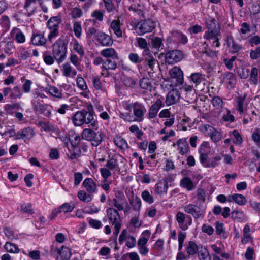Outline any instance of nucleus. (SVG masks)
Masks as SVG:
<instances>
[{"label": "nucleus", "instance_id": "nucleus-49", "mask_svg": "<svg viewBox=\"0 0 260 260\" xmlns=\"http://www.w3.org/2000/svg\"><path fill=\"white\" fill-rule=\"evenodd\" d=\"M247 44L253 47L260 44V37L258 35H250L248 37Z\"/></svg>", "mask_w": 260, "mask_h": 260}, {"label": "nucleus", "instance_id": "nucleus-11", "mask_svg": "<svg viewBox=\"0 0 260 260\" xmlns=\"http://www.w3.org/2000/svg\"><path fill=\"white\" fill-rule=\"evenodd\" d=\"M174 147L177 148L179 154L182 155L186 154L189 151V148L186 138H182L178 140L172 145Z\"/></svg>", "mask_w": 260, "mask_h": 260}, {"label": "nucleus", "instance_id": "nucleus-8", "mask_svg": "<svg viewBox=\"0 0 260 260\" xmlns=\"http://www.w3.org/2000/svg\"><path fill=\"white\" fill-rule=\"evenodd\" d=\"M183 58L182 52L179 50L168 51L165 56L166 61L170 64H173L181 60Z\"/></svg>", "mask_w": 260, "mask_h": 260}, {"label": "nucleus", "instance_id": "nucleus-20", "mask_svg": "<svg viewBox=\"0 0 260 260\" xmlns=\"http://www.w3.org/2000/svg\"><path fill=\"white\" fill-rule=\"evenodd\" d=\"M38 126L41 127V131H44L47 133H55L58 131L57 126L49 122L43 120L39 121Z\"/></svg>", "mask_w": 260, "mask_h": 260}, {"label": "nucleus", "instance_id": "nucleus-33", "mask_svg": "<svg viewBox=\"0 0 260 260\" xmlns=\"http://www.w3.org/2000/svg\"><path fill=\"white\" fill-rule=\"evenodd\" d=\"M180 186L190 191L194 189L195 185L191 179L188 177H183L180 181Z\"/></svg>", "mask_w": 260, "mask_h": 260}, {"label": "nucleus", "instance_id": "nucleus-56", "mask_svg": "<svg viewBox=\"0 0 260 260\" xmlns=\"http://www.w3.org/2000/svg\"><path fill=\"white\" fill-rule=\"evenodd\" d=\"M197 204H200L202 205L205 202L206 194L205 191L203 189L199 188L197 190Z\"/></svg>", "mask_w": 260, "mask_h": 260}, {"label": "nucleus", "instance_id": "nucleus-50", "mask_svg": "<svg viewBox=\"0 0 260 260\" xmlns=\"http://www.w3.org/2000/svg\"><path fill=\"white\" fill-rule=\"evenodd\" d=\"M141 197L143 201L149 204H151L154 202L153 196L148 190H144L141 193Z\"/></svg>", "mask_w": 260, "mask_h": 260}, {"label": "nucleus", "instance_id": "nucleus-58", "mask_svg": "<svg viewBox=\"0 0 260 260\" xmlns=\"http://www.w3.org/2000/svg\"><path fill=\"white\" fill-rule=\"evenodd\" d=\"M140 86L141 88L150 90L152 88V85L149 79L143 78L140 81Z\"/></svg>", "mask_w": 260, "mask_h": 260}, {"label": "nucleus", "instance_id": "nucleus-9", "mask_svg": "<svg viewBox=\"0 0 260 260\" xmlns=\"http://www.w3.org/2000/svg\"><path fill=\"white\" fill-rule=\"evenodd\" d=\"M34 129L29 126L26 127L17 132V139L23 140L24 142L30 141L35 136Z\"/></svg>", "mask_w": 260, "mask_h": 260}, {"label": "nucleus", "instance_id": "nucleus-62", "mask_svg": "<svg viewBox=\"0 0 260 260\" xmlns=\"http://www.w3.org/2000/svg\"><path fill=\"white\" fill-rule=\"evenodd\" d=\"M76 84L78 87L82 91L88 89L85 81L82 77H78L76 80Z\"/></svg>", "mask_w": 260, "mask_h": 260}, {"label": "nucleus", "instance_id": "nucleus-44", "mask_svg": "<svg viewBox=\"0 0 260 260\" xmlns=\"http://www.w3.org/2000/svg\"><path fill=\"white\" fill-rule=\"evenodd\" d=\"M83 57H78L74 53H71L69 57L70 62L77 69H79Z\"/></svg>", "mask_w": 260, "mask_h": 260}, {"label": "nucleus", "instance_id": "nucleus-7", "mask_svg": "<svg viewBox=\"0 0 260 260\" xmlns=\"http://www.w3.org/2000/svg\"><path fill=\"white\" fill-rule=\"evenodd\" d=\"M133 111L135 116V118L133 117L134 121L142 122L144 120V115L147 112L144 105L138 102H135V106Z\"/></svg>", "mask_w": 260, "mask_h": 260}, {"label": "nucleus", "instance_id": "nucleus-60", "mask_svg": "<svg viewBox=\"0 0 260 260\" xmlns=\"http://www.w3.org/2000/svg\"><path fill=\"white\" fill-rule=\"evenodd\" d=\"M49 30V33L48 35V40L49 42H52L53 40L59 35V28H48Z\"/></svg>", "mask_w": 260, "mask_h": 260}, {"label": "nucleus", "instance_id": "nucleus-46", "mask_svg": "<svg viewBox=\"0 0 260 260\" xmlns=\"http://www.w3.org/2000/svg\"><path fill=\"white\" fill-rule=\"evenodd\" d=\"M4 248L7 252L12 253H17L19 251L18 246L10 242H7L5 243Z\"/></svg>", "mask_w": 260, "mask_h": 260}, {"label": "nucleus", "instance_id": "nucleus-54", "mask_svg": "<svg viewBox=\"0 0 260 260\" xmlns=\"http://www.w3.org/2000/svg\"><path fill=\"white\" fill-rule=\"evenodd\" d=\"M220 28V25L216 23V21L215 18H208L206 21V29H214Z\"/></svg>", "mask_w": 260, "mask_h": 260}, {"label": "nucleus", "instance_id": "nucleus-6", "mask_svg": "<svg viewBox=\"0 0 260 260\" xmlns=\"http://www.w3.org/2000/svg\"><path fill=\"white\" fill-rule=\"evenodd\" d=\"M155 23L150 19L140 21L137 26L136 31L140 36L151 32L155 28Z\"/></svg>", "mask_w": 260, "mask_h": 260}, {"label": "nucleus", "instance_id": "nucleus-42", "mask_svg": "<svg viewBox=\"0 0 260 260\" xmlns=\"http://www.w3.org/2000/svg\"><path fill=\"white\" fill-rule=\"evenodd\" d=\"M129 204L132 206L133 209L135 211H139L141 208L142 203L140 198L136 196L133 199H129Z\"/></svg>", "mask_w": 260, "mask_h": 260}, {"label": "nucleus", "instance_id": "nucleus-55", "mask_svg": "<svg viewBox=\"0 0 260 260\" xmlns=\"http://www.w3.org/2000/svg\"><path fill=\"white\" fill-rule=\"evenodd\" d=\"M22 96L20 88L16 86H14L10 93V97L11 99H20Z\"/></svg>", "mask_w": 260, "mask_h": 260}, {"label": "nucleus", "instance_id": "nucleus-24", "mask_svg": "<svg viewBox=\"0 0 260 260\" xmlns=\"http://www.w3.org/2000/svg\"><path fill=\"white\" fill-rule=\"evenodd\" d=\"M170 39L173 42L180 43L183 44H185L188 42L187 37L183 33L177 31L172 32Z\"/></svg>", "mask_w": 260, "mask_h": 260}, {"label": "nucleus", "instance_id": "nucleus-5", "mask_svg": "<svg viewBox=\"0 0 260 260\" xmlns=\"http://www.w3.org/2000/svg\"><path fill=\"white\" fill-rule=\"evenodd\" d=\"M142 63L139 66V69L146 70L148 73L153 71L157 60L154 57L149 49H147L143 52Z\"/></svg>", "mask_w": 260, "mask_h": 260}, {"label": "nucleus", "instance_id": "nucleus-25", "mask_svg": "<svg viewBox=\"0 0 260 260\" xmlns=\"http://www.w3.org/2000/svg\"><path fill=\"white\" fill-rule=\"evenodd\" d=\"M179 99L178 91L176 89L170 90L166 96V103L167 105H171L176 103Z\"/></svg>", "mask_w": 260, "mask_h": 260}, {"label": "nucleus", "instance_id": "nucleus-48", "mask_svg": "<svg viewBox=\"0 0 260 260\" xmlns=\"http://www.w3.org/2000/svg\"><path fill=\"white\" fill-rule=\"evenodd\" d=\"M90 194L87 193L85 191L80 190L78 192L77 196L81 201L87 203L90 202L92 199Z\"/></svg>", "mask_w": 260, "mask_h": 260}, {"label": "nucleus", "instance_id": "nucleus-13", "mask_svg": "<svg viewBox=\"0 0 260 260\" xmlns=\"http://www.w3.org/2000/svg\"><path fill=\"white\" fill-rule=\"evenodd\" d=\"M96 40L103 46H110L113 44L111 37L104 32L100 31L96 35Z\"/></svg>", "mask_w": 260, "mask_h": 260}, {"label": "nucleus", "instance_id": "nucleus-10", "mask_svg": "<svg viewBox=\"0 0 260 260\" xmlns=\"http://www.w3.org/2000/svg\"><path fill=\"white\" fill-rule=\"evenodd\" d=\"M47 42L44 34L40 31H33L31 38L30 43L36 46H42L44 45Z\"/></svg>", "mask_w": 260, "mask_h": 260}, {"label": "nucleus", "instance_id": "nucleus-47", "mask_svg": "<svg viewBox=\"0 0 260 260\" xmlns=\"http://www.w3.org/2000/svg\"><path fill=\"white\" fill-rule=\"evenodd\" d=\"M198 151L199 154H209L210 153L209 143L207 141H204L200 146Z\"/></svg>", "mask_w": 260, "mask_h": 260}, {"label": "nucleus", "instance_id": "nucleus-18", "mask_svg": "<svg viewBox=\"0 0 260 260\" xmlns=\"http://www.w3.org/2000/svg\"><path fill=\"white\" fill-rule=\"evenodd\" d=\"M10 35L17 43L22 44L25 42L26 38L24 34L18 28L14 27L11 31Z\"/></svg>", "mask_w": 260, "mask_h": 260}, {"label": "nucleus", "instance_id": "nucleus-61", "mask_svg": "<svg viewBox=\"0 0 260 260\" xmlns=\"http://www.w3.org/2000/svg\"><path fill=\"white\" fill-rule=\"evenodd\" d=\"M209 154H200L199 159L202 165L206 168H209V166H213V165H210V160L208 159Z\"/></svg>", "mask_w": 260, "mask_h": 260}, {"label": "nucleus", "instance_id": "nucleus-28", "mask_svg": "<svg viewBox=\"0 0 260 260\" xmlns=\"http://www.w3.org/2000/svg\"><path fill=\"white\" fill-rule=\"evenodd\" d=\"M228 202H235L239 205H244L246 202V199L243 195L235 193L228 196Z\"/></svg>", "mask_w": 260, "mask_h": 260}, {"label": "nucleus", "instance_id": "nucleus-26", "mask_svg": "<svg viewBox=\"0 0 260 260\" xmlns=\"http://www.w3.org/2000/svg\"><path fill=\"white\" fill-rule=\"evenodd\" d=\"M37 8V0H25L24 9L27 11L28 16L32 15Z\"/></svg>", "mask_w": 260, "mask_h": 260}, {"label": "nucleus", "instance_id": "nucleus-39", "mask_svg": "<svg viewBox=\"0 0 260 260\" xmlns=\"http://www.w3.org/2000/svg\"><path fill=\"white\" fill-rule=\"evenodd\" d=\"M151 235L149 230H145L142 233V237L138 240V246H143L147 243Z\"/></svg>", "mask_w": 260, "mask_h": 260}, {"label": "nucleus", "instance_id": "nucleus-30", "mask_svg": "<svg viewBox=\"0 0 260 260\" xmlns=\"http://www.w3.org/2000/svg\"><path fill=\"white\" fill-rule=\"evenodd\" d=\"M61 71L63 75L66 77H73L77 75V71L68 62H66L62 64Z\"/></svg>", "mask_w": 260, "mask_h": 260}, {"label": "nucleus", "instance_id": "nucleus-32", "mask_svg": "<svg viewBox=\"0 0 260 260\" xmlns=\"http://www.w3.org/2000/svg\"><path fill=\"white\" fill-rule=\"evenodd\" d=\"M61 22V19L59 16L51 17L47 22V28H59Z\"/></svg>", "mask_w": 260, "mask_h": 260}, {"label": "nucleus", "instance_id": "nucleus-35", "mask_svg": "<svg viewBox=\"0 0 260 260\" xmlns=\"http://www.w3.org/2000/svg\"><path fill=\"white\" fill-rule=\"evenodd\" d=\"M4 110L9 114L12 115L14 114V110H21L23 111V109L19 103H16L12 104H7L4 107Z\"/></svg>", "mask_w": 260, "mask_h": 260}, {"label": "nucleus", "instance_id": "nucleus-51", "mask_svg": "<svg viewBox=\"0 0 260 260\" xmlns=\"http://www.w3.org/2000/svg\"><path fill=\"white\" fill-rule=\"evenodd\" d=\"M3 231L5 235L9 239L13 240L18 238V235L16 234L10 228H4Z\"/></svg>", "mask_w": 260, "mask_h": 260}, {"label": "nucleus", "instance_id": "nucleus-57", "mask_svg": "<svg viewBox=\"0 0 260 260\" xmlns=\"http://www.w3.org/2000/svg\"><path fill=\"white\" fill-rule=\"evenodd\" d=\"M43 58L44 62L47 65H52L54 62V56H52L48 51L43 53Z\"/></svg>", "mask_w": 260, "mask_h": 260}, {"label": "nucleus", "instance_id": "nucleus-12", "mask_svg": "<svg viewBox=\"0 0 260 260\" xmlns=\"http://www.w3.org/2000/svg\"><path fill=\"white\" fill-rule=\"evenodd\" d=\"M247 95L244 94L235 98V108L240 114L244 113L246 109L247 103L245 102Z\"/></svg>", "mask_w": 260, "mask_h": 260}, {"label": "nucleus", "instance_id": "nucleus-53", "mask_svg": "<svg viewBox=\"0 0 260 260\" xmlns=\"http://www.w3.org/2000/svg\"><path fill=\"white\" fill-rule=\"evenodd\" d=\"M112 203L113 206L114 207V208L116 209V210H118V211H121L124 210V205H128L127 201H126V202H124L123 201H120V200H118L117 199H113Z\"/></svg>", "mask_w": 260, "mask_h": 260}, {"label": "nucleus", "instance_id": "nucleus-16", "mask_svg": "<svg viewBox=\"0 0 260 260\" xmlns=\"http://www.w3.org/2000/svg\"><path fill=\"white\" fill-rule=\"evenodd\" d=\"M170 76L176 79V81L178 84H182L184 81L183 73L181 69L177 67H174L169 71Z\"/></svg>", "mask_w": 260, "mask_h": 260}, {"label": "nucleus", "instance_id": "nucleus-19", "mask_svg": "<svg viewBox=\"0 0 260 260\" xmlns=\"http://www.w3.org/2000/svg\"><path fill=\"white\" fill-rule=\"evenodd\" d=\"M121 25L119 19L113 20L110 24V29L112 30L117 38H122L123 32L121 29Z\"/></svg>", "mask_w": 260, "mask_h": 260}, {"label": "nucleus", "instance_id": "nucleus-40", "mask_svg": "<svg viewBox=\"0 0 260 260\" xmlns=\"http://www.w3.org/2000/svg\"><path fill=\"white\" fill-rule=\"evenodd\" d=\"M258 69L255 67H252L250 73L249 80L250 82L254 85H257L258 83Z\"/></svg>", "mask_w": 260, "mask_h": 260}, {"label": "nucleus", "instance_id": "nucleus-4", "mask_svg": "<svg viewBox=\"0 0 260 260\" xmlns=\"http://www.w3.org/2000/svg\"><path fill=\"white\" fill-rule=\"evenodd\" d=\"M106 216L109 222L114 226V233L117 235L120 230L122 220L118 210L113 207H110L106 210Z\"/></svg>", "mask_w": 260, "mask_h": 260}, {"label": "nucleus", "instance_id": "nucleus-1", "mask_svg": "<svg viewBox=\"0 0 260 260\" xmlns=\"http://www.w3.org/2000/svg\"><path fill=\"white\" fill-rule=\"evenodd\" d=\"M88 110H82L76 112L72 116V121L75 126L87 125L89 128L84 129L81 136L83 140L91 142L93 146H98L102 141L101 136L95 132L99 128V123L91 105L88 106Z\"/></svg>", "mask_w": 260, "mask_h": 260}, {"label": "nucleus", "instance_id": "nucleus-31", "mask_svg": "<svg viewBox=\"0 0 260 260\" xmlns=\"http://www.w3.org/2000/svg\"><path fill=\"white\" fill-rule=\"evenodd\" d=\"M220 36V28L207 29L204 35V38L210 40L216 37Z\"/></svg>", "mask_w": 260, "mask_h": 260}, {"label": "nucleus", "instance_id": "nucleus-15", "mask_svg": "<svg viewBox=\"0 0 260 260\" xmlns=\"http://www.w3.org/2000/svg\"><path fill=\"white\" fill-rule=\"evenodd\" d=\"M222 81L228 88H233L237 82L236 77L233 73L227 72L223 75Z\"/></svg>", "mask_w": 260, "mask_h": 260}, {"label": "nucleus", "instance_id": "nucleus-27", "mask_svg": "<svg viewBox=\"0 0 260 260\" xmlns=\"http://www.w3.org/2000/svg\"><path fill=\"white\" fill-rule=\"evenodd\" d=\"M100 54L107 59H119L117 52L113 48H107L103 49L101 51Z\"/></svg>", "mask_w": 260, "mask_h": 260}, {"label": "nucleus", "instance_id": "nucleus-45", "mask_svg": "<svg viewBox=\"0 0 260 260\" xmlns=\"http://www.w3.org/2000/svg\"><path fill=\"white\" fill-rule=\"evenodd\" d=\"M106 167L110 170H114L118 168V162L116 157L114 156L108 159L106 164Z\"/></svg>", "mask_w": 260, "mask_h": 260}, {"label": "nucleus", "instance_id": "nucleus-59", "mask_svg": "<svg viewBox=\"0 0 260 260\" xmlns=\"http://www.w3.org/2000/svg\"><path fill=\"white\" fill-rule=\"evenodd\" d=\"M59 208L61 213H66L72 212L74 210L75 206L73 204L65 203L60 206Z\"/></svg>", "mask_w": 260, "mask_h": 260}, {"label": "nucleus", "instance_id": "nucleus-63", "mask_svg": "<svg viewBox=\"0 0 260 260\" xmlns=\"http://www.w3.org/2000/svg\"><path fill=\"white\" fill-rule=\"evenodd\" d=\"M251 138L257 146H260V128L254 129L252 134Z\"/></svg>", "mask_w": 260, "mask_h": 260}, {"label": "nucleus", "instance_id": "nucleus-29", "mask_svg": "<svg viewBox=\"0 0 260 260\" xmlns=\"http://www.w3.org/2000/svg\"><path fill=\"white\" fill-rule=\"evenodd\" d=\"M188 78L194 84V87H197L205 80V75L199 72L192 73Z\"/></svg>", "mask_w": 260, "mask_h": 260}, {"label": "nucleus", "instance_id": "nucleus-17", "mask_svg": "<svg viewBox=\"0 0 260 260\" xmlns=\"http://www.w3.org/2000/svg\"><path fill=\"white\" fill-rule=\"evenodd\" d=\"M168 187V182L165 179L160 180L155 185V193L159 196L166 194Z\"/></svg>", "mask_w": 260, "mask_h": 260}, {"label": "nucleus", "instance_id": "nucleus-64", "mask_svg": "<svg viewBox=\"0 0 260 260\" xmlns=\"http://www.w3.org/2000/svg\"><path fill=\"white\" fill-rule=\"evenodd\" d=\"M48 92L52 96L57 98H61L62 93L55 86H50L48 89Z\"/></svg>", "mask_w": 260, "mask_h": 260}, {"label": "nucleus", "instance_id": "nucleus-23", "mask_svg": "<svg viewBox=\"0 0 260 260\" xmlns=\"http://www.w3.org/2000/svg\"><path fill=\"white\" fill-rule=\"evenodd\" d=\"M187 216V215L181 211L178 212L175 216L179 227L183 231H185L188 228V224L185 223V219Z\"/></svg>", "mask_w": 260, "mask_h": 260}, {"label": "nucleus", "instance_id": "nucleus-21", "mask_svg": "<svg viewBox=\"0 0 260 260\" xmlns=\"http://www.w3.org/2000/svg\"><path fill=\"white\" fill-rule=\"evenodd\" d=\"M119 59H107L105 61L103 62L102 66V74L103 75L105 74L104 72L105 70H115L117 68L116 61Z\"/></svg>", "mask_w": 260, "mask_h": 260}, {"label": "nucleus", "instance_id": "nucleus-22", "mask_svg": "<svg viewBox=\"0 0 260 260\" xmlns=\"http://www.w3.org/2000/svg\"><path fill=\"white\" fill-rule=\"evenodd\" d=\"M82 186L85 188L86 191L89 193H93L96 191V184L92 178H86L83 182Z\"/></svg>", "mask_w": 260, "mask_h": 260}, {"label": "nucleus", "instance_id": "nucleus-38", "mask_svg": "<svg viewBox=\"0 0 260 260\" xmlns=\"http://www.w3.org/2000/svg\"><path fill=\"white\" fill-rule=\"evenodd\" d=\"M199 248H200L198 247L194 242L189 241L188 245L186 247V251L189 256L193 255L198 253Z\"/></svg>", "mask_w": 260, "mask_h": 260}, {"label": "nucleus", "instance_id": "nucleus-37", "mask_svg": "<svg viewBox=\"0 0 260 260\" xmlns=\"http://www.w3.org/2000/svg\"><path fill=\"white\" fill-rule=\"evenodd\" d=\"M69 157L71 159H75L80 156L81 150L78 146H71L69 148Z\"/></svg>", "mask_w": 260, "mask_h": 260}, {"label": "nucleus", "instance_id": "nucleus-43", "mask_svg": "<svg viewBox=\"0 0 260 260\" xmlns=\"http://www.w3.org/2000/svg\"><path fill=\"white\" fill-rule=\"evenodd\" d=\"M115 144L120 149H125L128 148V144L126 140L122 137L117 136L114 140Z\"/></svg>", "mask_w": 260, "mask_h": 260}, {"label": "nucleus", "instance_id": "nucleus-41", "mask_svg": "<svg viewBox=\"0 0 260 260\" xmlns=\"http://www.w3.org/2000/svg\"><path fill=\"white\" fill-rule=\"evenodd\" d=\"M198 254L200 260H211L210 254L205 247L201 246L199 249Z\"/></svg>", "mask_w": 260, "mask_h": 260}, {"label": "nucleus", "instance_id": "nucleus-14", "mask_svg": "<svg viewBox=\"0 0 260 260\" xmlns=\"http://www.w3.org/2000/svg\"><path fill=\"white\" fill-rule=\"evenodd\" d=\"M53 107L47 104H40L34 107V109L35 111H39L40 114L47 118L51 117L52 115V110Z\"/></svg>", "mask_w": 260, "mask_h": 260}, {"label": "nucleus", "instance_id": "nucleus-36", "mask_svg": "<svg viewBox=\"0 0 260 260\" xmlns=\"http://www.w3.org/2000/svg\"><path fill=\"white\" fill-rule=\"evenodd\" d=\"M140 3V0H132V3L128 8L129 11L136 13L139 16L141 15L142 11L141 9Z\"/></svg>", "mask_w": 260, "mask_h": 260}, {"label": "nucleus", "instance_id": "nucleus-3", "mask_svg": "<svg viewBox=\"0 0 260 260\" xmlns=\"http://www.w3.org/2000/svg\"><path fill=\"white\" fill-rule=\"evenodd\" d=\"M183 209L185 213L192 215L195 220L203 219L205 217L206 209L200 204H186L183 206Z\"/></svg>", "mask_w": 260, "mask_h": 260}, {"label": "nucleus", "instance_id": "nucleus-52", "mask_svg": "<svg viewBox=\"0 0 260 260\" xmlns=\"http://www.w3.org/2000/svg\"><path fill=\"white\" fill-rule=\"evenodd\" d=\"M209 136L214 142H218L221 140L222 135L221 133L215 129L213 127V129L209 134Z\"/></svg>", "mask_w": 260, "mask_h": 260}, {"label": "nucleus", "instance_id": "nucleus-2", "mask_svg": "<svg viewBox=\"0 0 260 260\" xmlns=\"http://www.w3.org/2000/svg\"><path fill=\"white\" fill-rule=\"evenodd\" d=\"M52 53L58 63L63 62L67 57V46L63 39L59 38L52 46Z\"/></svg>", "mask_w": 260, "mask_h": 260}, {"label": "nucleus", "instance_id": "nucleus-34", "mask_svg": "<svg viewBox=\"0 0 260 260\" xmlns=\"http://www.w3.org/2000/svg\"><path fill=\"white\" fill-rule=\"evenodd\" d=\"M71 44L72 46L73 50L77 52L81 57H83L85 52L81 44L75 39L72 40Z\"/></svg>", "mask_w": 260, "mask_h": 260}]
</instances>
